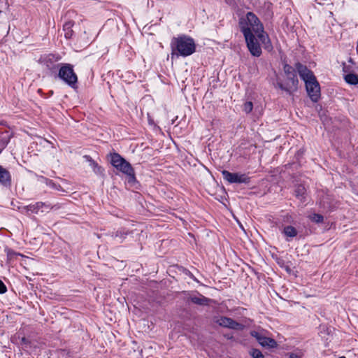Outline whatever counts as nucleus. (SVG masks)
<instances>
[{"label": "nucleus", "instance_id": "1", "mask_svg": "<svg viewBox=\"0 0 358 358\" xmlns=\"http://www.w3.org/2000/svg\"><path fill=\"white\" fill-rule=\"evenodd\" d=\"M239 27L244 37L257 36L264 45L265 48H271V44L268 34L264 30V26L257 16L252 12H248L239 20Z\"/></svg>", "mask_w": 358, "mask_h": 358}, {"label": "nucleus", "instance_id": "2", "mask_svg": "<svg viewBox=\"0 0 358 358\" xmlns=\"http://www.w3.org/2000/svg\"><path fill=\"white\" fill-rule=\"evenodd\" d=\"M295 69L300 78L304 81L307 93L310 99L317 102L320 97V87L315 75L306 66L299 62L295 64Z\"/></svg>", "mask_w": 358, "mask_h": 358}, {"label": "nucleus", "instance_id": "3", "mask_svg": "<svg viewBox=\"0 0 358 358\" xmlns=\"http://www.w3.org/2000/svg\"><path fill=\"white\" fill-rule=\"evenodd\" d=\"M172 54L182 57H187L195 52L196 45L194 40L187 36L182 35L174 37L171 43Z\"/></svg>", "mask_w": 358, "mask_h": 358}, {"label": "nucleus", "instance_id": "4", "mask_svg": "<svg viewBox=\"0 0 358 358\" xmlns=\"http://www.w3.org/2000/svg\"><path fill=\"white\" fill-rule=\"evenodd\" d=\"M110 163L118 171L129 177V181L135 180V173L131 165L126 161L120 155L113 153L110 157Z\"/></svg>", "mask_w": 358, "mask_h": 358}, {"label": "nucleus", "instance_id": "5", "mask_svg": "<svg viewBox=\"0 0 358 358\" xmlns=\"http://www.w3.org/2000/svg\"><path fill=\"white\" fill-rule=\"evenodd\" d=\"M59 208V206L58 204L51 206L48 203L45 202H36L35 203L29 204L28 206L18 207V209L22 213H29L31 212L32 213L37 214L39 212L44 213L48 211V210H57Z\"/></svg>", "mask_w": 358, "mask_h": 358}, {"label": "nucleus", "instance_id": "6", "mask_svg": "<svg viewBox=\"0 0 358 358\" xmlns=\"http://www.w3.org/2000/svg\"><path fill=\"white\" fill-rule=\"evenodd\" d=\"M59 77L71 87H75L78 77L73 66L69 64H63L59 71Z\"/></svg>", "mask_w": 358, "mask_h": 358}, {"label": "nucleus", "instance_id": "7", "mask_svg": "<svg viewBox=\"0 0 358 358\" xmlns=\"http://www.w3.org/2000/svg\"><path fill=\"white\" fill-rule=\"evenodd\" d=\"M298 83L296 75L287 76L285 80H282L279 76L276 78V87L289 94L297 90Z\"/></svg>", "mask_w": 358, "mask_h": 358}, {"label": "nucleus", "instance_id": "8", "mask_svg": "<svg viewBox=\"0 0 358 358\" xmlns=\"http://www.w3.org/2000/svg\"><path fill=\"white\" fill-rule=\"evenodd\" d=\"M250 334L256 338L262 347L274 348L278 345L277 342L274 339L266 336L263 331H252Z\"/></svg>", "mask_w": 358, "mask_h": 358}, {"label": "nucleus", "instance_id": "9", "mask_svg": "<svg viewBox=\"0 0 358 358\" xmlns=\"http://www.w3.org/2000/svg\"><path fill=\"white\" fill-rule=\"evenodd\" d=\"M247 47L254 57H259L262 55V48L258 42V38L257 36H249L245 37Z\"/></svg>", "mask_w": 358, "mask_h": 358}, {"label": "nucleus", "instance_id": "10", "mask_svg": "<svg viewBox=\"0 0 358 358\" xmlns=\"http://www.w3.org/2000/svg\"><path fill=\"white\" fill-rule=\"evenodd\" d=\"M222 176L224 180L230 183H248L250 178L245 174L230 173L228 171H222Z\"/></svg>", "mask_w": 358, "mask_h": 358}, {"label": "nucleus", "instance_id": "11", "mask_svg": "<svg viewBox=\"0 0 358 358\" xmlns=\"http://www.w3.org/2000/svg\"><path fill=\"white\" fill-rule=\"evenodd\" d=\"M215 322L221 327H227L231 329L241 330L243 325L227 317H220L215 320Z\"/></svg>", "mask_w": 358, "mask_h": 358}, {"label": "nucleus", "instance_id": "12", "mask_svg": "<svg viewBox=\"0 0 358 358\" xmlns=\"http://www.w3.org/2000/svg\"><path fill=\"white\" fill-rule=\"evenodd\" d=\"M187 301L200 306H206L210 299L198 292L188 293L186 296Z\"/></svg>", "mask_w": 358, "mask_h": 358}, {"label": "nucleus", "instance_id": "13", "mask_svg": "<svg viewBox=\"0 0 358 358\" xmlns=\"http://www.w3.org/2000/svg\"><path fill=\"white\" fill-rule=\"evenodd\" d=\"M10 138V131L6 127L0 125V147L6 148Z\"/></svg>", "mask_w": 358, "mask_h": 358}, {"label": "nucleus", "instance_id": "14", "mask_svg": "<svg viewBox=\"0 0 358 358\" xmlns=\"http://www.w3.org/2000/svg\"><path fill=\"white\" fill-rule=\"evenodd\" d=\"M10 176L9 172L0 166V183L3 185H7L10 184Z\"/></svg>", "mask_w": 358, "mask_h": 358}, {"label": "nucleus", "instance_id": "15", "mask_svg": "<svg viewBox=\"0 0 358 358\" xmlns=\"http://www.w3.org/2000/svg\"><path fill=\"white\" fill-rule=\"evenodd\" d=\"M73 25V22L72 21H68L64 24L63 30L66 38H71L72 37L73 33L72 30Z\"/></svg>", "mask_w": 358, "mask_h": 358}, {"label": "nucleus", "instance_id": "16", "mask_svg": "<svg viewBox=\"0 0 358 358\" xmlns=\"http://www.w3.org/2000/svg\"><path fill=\"white\" fill-rule=\"evenodd\" d=\"M282 233L287 238H294L298 234L297 230L291 225L285 227Z\"/></svg>", "mask_w": 358, "mask_h": 358}, {"label": "nucleus", "instance_id": "17", "mask_svg": "<svg viewBox=\"0 0 358 358\" xmlns=\"http://www.w3.org/2000/svg\"><path fill=\"white\" fill-rule=\"evenodd\" d=\"M344 79L345 82L350 85L358 84V76L355 73H348L345 75Z\"/></svg>", "mask_w": 358, "mask_h": 358}, {"label": "nucleus", "instance_id": "18", "mask_svg": "<svg viewBox=\"0 0 358 358\" xmlns=\"http://www.w3.org/2000/svg\"><path fill=\"white\" fill-rule=\"evenodd\" d=\"M295 196L300 199L301 201H303L305 199V194H306V189L305 187L303 185H299L295 191Z\"/></svg>", "mask_w": 358, "mask_h": 358}, {"label": "nucleus", "instance_id": "19", "mask_svg": "<svg viewBox=\"0 0 358 358\" xmlns=\"http://www.w3.org/2000/svg\"><path fill=\"white\" fill-rule=\"evenodd\" d=\"M57 59V58H56L52 55H46V56H45L43 57H41L42 62L45 64L48 68H51L50 64L53 63Z\"/></svg>", "mask_w": 358, "mask_h": 358}, {"label": "nucleus", "instance_id": "20", "mask_svg": "<svg viewBox=\"0 0 358 358\" xmlns=\"http://www.w3.org/2000/svg\"><path fill=\"white\" fill-rule=\"evenodd\" d=\"M311 221L315 223H321L324 220V217L320 214L313 213L309 216Z\"/></svg>", "mask_w": 358, "mask_h": 358}, {"label": "nucleus", "instance_id": "21", "mask_svg": "<svg viewBox=\"0 0 358 358\" xmlns=\"http://www.w3.org/2000/svg\"><path fill=\"white\" fill-rule=\"evenodd\" d=\"M284 71H285L286 77L296 75V72H295V69L292 66H291L290 65H288V64H285L284 66Z\"/></svg>", "mask_w": 358, "mask_h": 358}, {"label": "nucleus", "instance_id": "22", "mask_svg": "<svg viewBox=\"0 0 358 358\" xmlns=\"http://www.w3.org/2000/svg\"><path fill=\"white\" fill-rule=\"evenodd\" d=\"M250 355L252 358H264L263 354L259 350L252 349L250 352Z\"/></svg>", "mask_w": 358, "mask_h": 358}, {"label": "nucleus", "instance_id": "23", "mask_svg": "<svg viewBox=\"0 0 358 358\" xmlns=\"http://www.w3.org/2000/svg\"><path fill=\"white\" fill-rule=\"evenodd\" d=\"M253 108V104L251 101L245 102L243 105V110L246 113H249L252 111Z\"/></svg>", "mask_w": 358, "mask_h": 358}, {"label": "nucleus", "instance_id": "24", "mask_svg": "<svg viewBox=\"0 0 358 358\" xmlns=\"http://www.w3.org/2000/svg\"><path fill=\"white\" fill-rule=\"evenodd\" d=\"M45 180V183L48 186L52 187V189H58L57 185L52 181L47 178H43Z\"/></svg>", "mask_w": 358, "mask_h": 358}, {"label": "nucleus", "instance_id": "25", "mask_svg": "<svg viewBox=\"0 0 358 358\" xmlns=\"http://www.w3.org/2000/svg\"><path fill=\"white\" fill-rule=\"evenodd\" d=\"M7 288L4 283L0 280V294H4L6 292Z\"/></svg>", "mask_w": 358, "mask_h": 358}, {"label": "nucleus", "instance_id": "26", "mask_svg": "<svg viewBox=\"0 0 358 358\" xmlns=\"http://www.w3.org/2000/svg\"><path fill=\"white\" fill-rule=\"evenodd\" d=\"M289 358H300V355L296 353L291 352L289 354Z\"/></svg>", "mask_w": 358, "mask_h": 358}, {"label": "nucleus", "instance_id": "27", "mask_svg": "<svg viewBox=\"0 0 358 358\" xmlns=\"http://www.w3.org/2000/svg\"><path fill=\"white\" fill-rule=\"evenodd\" d=\"M120 234L121 241H122V239L124 238V236L122 234V232H117L115 237H118Z\"/></svg>", "mask_w": 358, "mask_h": 358}, {"label": "nucleus", "instance_id": "28", "mask_svg": "<svg viewBox=\"0 0 358 358\" xmlns=\"http://www.w3.org/2000/svg\"><path fill=\"white\" fill-rule=\"evenodd\" d=\"M5 148H1L0 147V153L2 152V150L4 149Z\"/></svg>", "mask_w": 358, "mask_h": 358}, {"label": "nucleus", "instance_id": "29", "mask_svg": "<svg viewBox=\"0 0 358 358\" xmlns=\"http://www.w3.org/2000/svg\"><path fill=\"white\" fill-rule=\"evenodd\" d=\"M339 358H345V357H339Z\"/></svg>", "mask_w": 358, "mask_h": 358}]
</instances>
